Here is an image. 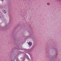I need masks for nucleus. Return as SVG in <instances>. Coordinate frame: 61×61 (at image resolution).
<instances>
[{
    "instance_id": "obj_2",
    "label": "nucleus",
    "mask_w": 61,
    "mask_h": 61,
    "mask_svg": "<svg viewBox=\"0 0 61 61\" xmlns=\"http://www.w3.org/2000/svg\"><path fill=\"white\" fill-rule=\"evenodd\" d=\"M29 45L30 46H32V44L31 43H28Z\"/></svg>"
},
{
    "instance_id": "obj_1",
    "label": "nucleus",
    "mask_w": 61,
    "mask_h": 61,
    "mask_svg": "<svg viewBox=\"0 0 61 61\" xmlns=\"http://www.w3.org/2000/svg\"><path fill=\"white\" fill-rule=\"evenodd\" d=\"M11 61H15V59L12 58L11 59Z\"/></svg>"
},
{
    "instance_id": "obj_3",
    "label": "nucleus",
    "mask_w": 61,
    "mask_h": 61,
    "mask_svg": "<svg viewBox=\"0 0 61 61\" xmlns=\"http://www.w3.org/2000/svg\"><path fill=\"white\" fill-rule=\"evenodd\" d=\"M3 11V13H5V14H6V11L5 10H4V11Z\"/></svg>"
}]
</instances>
